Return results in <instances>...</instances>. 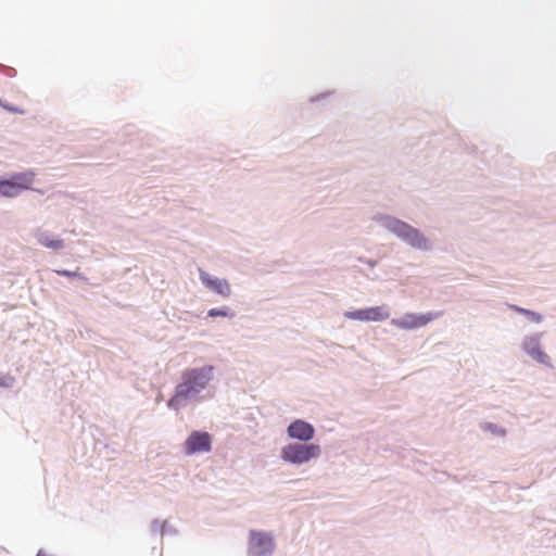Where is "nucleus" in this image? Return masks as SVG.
Here are the masks:
<instances>
[{"label":"nucleus","mask_w":556,"mask_h":556,"mask_svg":"<svg viewBox=\"0 0 556 556\" xmlns=\"http://www.w3.org/2000/svg\"><path fill=\"white\" fill-rule=\"evenodd\" d=\"M208 316H211V317H217V316L226 317V316H228V311L212 308V309L208 311Z\"/></svg>","instance_id":"obj_19"},{"label":"nucleus","mask_w":556,"mask_h":556,"mask_svg":"<svg viewBox=\"0 0 556 556\" xmlns=\"http://www.w3.org/2000/svg\"><path fill=\"white\" fill-rule=\"evenodd\" d=\"M439 315L438 313L431 312L427 314L407 313L401 318L392 319L391 324L399 329L412 330L428 325L430 321L437 319Z\"/></svg>","instance_id":"obj_6"},{"label":"nucleus","mask_w":556,"mask_h":556,"mask_svg":"<svg viewBox=\"0 0 556 556\" xmlns=\"http://www.w3.org/2000/svg\"><path fill=\"white\" fill-rule=\"evenodd\" d=\"M213 367L191 368L182 372L181 382L176 387L175 395L168 402L169 406L179 404L199 394L212 379Z\"/></svg>","instance_id":"obj_1"},{"label":"nucleus","mask_w":556,"mask_h":556,"mask_svg":"<svg viewBox=\"0 0 556 556\" xmlns=\"http://www.w3.org/2000/svg\"><path fill=\"white\" fill-rule=\"evenodd\" d=\"M166 534H176V529L170 526L167 521L162 522V527L160 528V536H164Z\"/></svg>","instance_id":"obj_13"},{"label":"nucleus","mask_w":556,"mask_h":556,"mask_svg":"<svg viewBox=\"0 0 556 556\" xmlns=\"http://www.w3.org/2000/svg\"><path fill=\"white\" fill-rule=\"evenodd\" d=\"M161 527H162V523L157 519L152 520V522L150 523V533L152 535H160Z\"/></svg>","instance_id":"obj_18"},{"label":"nucleus","mask_w":556,"mask_h":556,"mask_svg":"<svg viewBox=\"0 0 556 556\" xmlns=\"http://www.w3.org/2000/svg\"><path fill=\"white\" fill-rule=\"evenodd\" d=\"M275 546L274 536L270 532L250 530L247 556H271Z\"/></svg>","instance_id":"obj_4"},{"label":"nucleus","mask_w":556,"mask_h":556,"mask_svg":"<svg viewBox=\"0 0 556 556\" xmlns=\"http://www.w3.org/2000/svg\"><path fill=\"white\" fill-rule=\"evenodd\" d=\"M484 430L490 431L492 434L496 435H505V430L496 425L493 424H486L484 426Z\"/></svg>","instance_id":"obj_14"},{"label":"nucleus","mask_w":556,"mask_h":556,"mask_svg":"<svg viewBox=\"0 0 556 556\" xmlns=\"http://www.w3.org/2000/svg\"><path fill=\"white\" fill-rule=\"evenodd\" d=\"M38 241L41 245L52 250H60L64 247L62 239L43 232L38 236Z\"/></svg>","instance_id":"obj_12"},{"label":"nucleus","mask_w":556,"mask_h":556,"mask_svg":"<svg viewBox=\"0 0 556 556\" xmlns=\"http://www.w3.org/2000/svg\"><path fill=\"white\" fill-rule=\"evenodd\" d=\"M4 108L9 111H12V112H15V113H20V114H24L25 111L24 110H18V109H14V108H11V106H8V105H4Z\"/></svg>","instance_id":"obj_20"},{"label":"nucleus","mask_w":556,"mask_h":556,"mask_svg":"<svg viewBox=\"0 0 556 556\" xmlns=\"http://www.w3.org/2000/svg\"><path fill=\"white\" fill-rule=\"evenodd\" d=\"M55 273L60 276H64V277H77V278H80V279H86L85 277H83L78 271H71V270H66V269H59V270H55Z\"/></svg>","instance_id":"obj_16"},{"label":"nucleus","mask_w":556,"mask_h":556,"mask_svg":"<svg viewBox=\"0 0 556 556\" xmlns=\"http://www.w3.org/2000/svg\"><path fill=\"white\" fill-rule=\"evenodd\" d=\"M530 354H531V355H532L536 361H539V362H541V363H546V362H547V359H548L547 355H546L544 352L540 351V350H532V351L530 352Z\"/></svg>","instance_id":"obj_17"},{"label":"nucleus","mask_w":556,"mask_h":556,"mask_svg":"<svg viewBox=\"0 0 556 556\" xmlns=\"http://www.w3.org/2000/svg\"><path fill=\"white\" fill-rule=\"evenodd\" d=\"M384 226L416 249L427 250L429 248L428 240L416 228L402 220L387 217L384 219Z\"/></svg>","instance_id":"obj_3"},{"label":"nucleus","mask_w":556,"mask_h":556,"mask_svg":"<svg viewBox=\"0 0 556 556\" xmlns=\"http://www.w3.org/2000/svg\"><path fill=\"white\" fill-rule=\"evenodd\" d=\"M317 454H281V459L293 466H301L311 462Z\"/></svg>","instance_id":"obj_11"},{"label":"nucleus","mask_w":556,"mask_h":556,"mask_svg":"<svg viewBox=\"0 0 556 556\" xmlns=\"http://www.w3.org/2000/svg\"><path fill=\"white\" fill-rule=\"evenodd\" d=\"M200 279L208 289L218 293L219 295L224 298L230 295V286L227 280L213 278L205 271H200Z\"/></svg>","instance_id":"obj_9"},{"label":"nucleus","mask_w":556,"mask_h":556,"mask_svg":"<svg viewBox=\"0 0 556 556\" xmlns=\"http://www.w3.org/2000/svg\"><path fill=\"white\" fill-rule=\"evenodd\" d=\"M33 181V173H20L10 179H0V194L8 198L16 197L22 191L29 189Z\"/></svg>","instance_id":"obj_5"},{"label":"nucleus","mask_w":556,"mask_h":556,"mask_svg":"<svg viewBox=\"0 0 556 556\" xmlns=\"http://www.w3.org/2000/svg\"><path fill=\"white\" fill-rule=\"evenodd\" d=\"M384 226L416 249L427 250L429 248L428 240L416 228L402 220L387 217L384 219Z\"/></svg>","instance_id":"obj_2"},{"label":"nucleus","mask_w":556,"mask_h":556,"mask_svg":"<svg viewBox=\"0 0 556 556\" xmlns=\"http://www.w3.org/2000/svg\"><path fill=\"white\" fill-rule=\"evenodd\" d=\"M288 433L291 438L307 441L313 438L314 428L306 421L295 420L289 426Z\"/></svg>","instance_id":"obj_10"},{"label":"nucleus","mask_w":556,"mask_h":556,"mask_svg":"<svg viewBox=\"0 0 556 556\" xmlns=\"http://www.w3.org/2000/svg\"><path fill=\"white\" fill-rule=\"evenodd\" d=\"M515 309L521 314H525L529 317H531L532 320L539 323L541 321V316L540 314L535 313V312H532V311H528V309H525V308H520V307H515Z\"/></svg>","instance_id":"obj_15"},{"label":"nucleus","mask_w":556,"mask_h":556,"mask_svg":"<svg viewBox=\"0 0 556 556\" xmlns=\"http://www.w3.org/2000/svg\"><path fill=\"white\" fill-rule=\"evenodd\" d=\"M344 315L348 319L352 320L380 321L388 319L390 313L387 306H375L346 312Z\"/></svg>","instance_id":"obj_7"},{"label":"nucleus","mask_w":556,"mask_h":556,"mask_svg":"<svg viewBox=\"0 0 556 556\" xmlns=\"http://www.w3.org/2000/svg\"><path fill=\"white\" fill-rule=\"evenodd\" d=\"M212 437L207 432L193 431L186 440L187 452H208Z\"/></svg>","instance_id":"obj_8"}]
</instances>
